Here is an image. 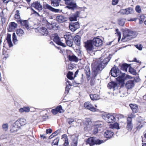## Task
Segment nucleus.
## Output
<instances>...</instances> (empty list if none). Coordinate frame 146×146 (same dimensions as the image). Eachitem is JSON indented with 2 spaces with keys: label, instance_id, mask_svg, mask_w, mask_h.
<instances>
[{
  "label": "nucleus",
  "instance_id": "obj_1",
  "mask_svg": "<svg viewBox=\"0 0 146 146\" xmlns=\"http://www.w3.org/2000/svg\"><path fill=\"white\" fill-rule=\"evenodd\" d=\"M101 58H100L92 64V70L96 74L99 71L102 70L105 67L110 60L109 58L107 57L102 62Z\"/></svg>",
  "mask_w": 146,
  "mask_h": 146
},
{
  "label": "nucleus",
  "instance_id": "obj_2",
  "mask_svg": "<svg viewBox=\"0 0 146 146\" xmlns=\"http://www.w3.org/2000/svg\"><path fill=\"white\" fill-rule=\"evenodd\" d=\"M137 35L136 32H134L129 30H126L123 32V34L121 41L125 42L129 40L132 38H135Z\"/></svg>",
  "mask_w": 146,
  "mask_h": 146
},
{
  "label": "nucleus",
  "instance_id": "obj_3",
  "mask_svg": "<svg viewBox=\"0 0 146 146\" xmlns=\"http://www.w3.org/2000/svg\"><path fill=\"white\" fill-rule=\"evenodd\" d=\"M64 38L65 39L66 43L68 46H72L73 43V37L70 33H66L64 35Z\"/></svg>",
  "mask_w": 146,
  "mask_h": 146
},
{
  "label": "nucleus",
  "instance_id": "obj_4",
  "mask_svg": "<svg viewBox=\"0 0 146 146\" xmlns=\"http://www.w3.org/2000/svg\"><path fill=\"white\" fill-rule=\"evenodd\" d=\"M104 142V141L99 139H96L95 137H91L88 138L86 141V143L91 146L94 144H100Z\"/></svg>",
  "mask_w": 146,
  "mask_h": 146
},
{
  "label": "nucleus",
  "instance_id": "obj_5",
  "mask_svg": "<svg viewBox=\"0 0 146 146\" xmlns=\"http://www.w3.org/2000/svg\"><path fill=\"white\" fill-rule=\"evenodd\" d=\"M18 25L14 22H10L8 25L7 29L8 32H14L16 31L17 35H18V29H17Z\"/></svg>",
  "mask_w": 146,
  "mask_h": 146
},
{
  "label": "nucleus",
  "instance_id": "obj_6",
  "mask_svg": "<svg viewBox=\"0 0 146 146\" xmlns=\"http://www.w3.org/2000/svg\"><path fill=\"white\" fill-rule=\"evenodd\" d=\"M84 46L88 52H93L94 50V47L93 46L92 40H88L84 43Z\"/></svg>",
  "mask_w": 146,
  "mask_h": 146
},
{
  "label": "nucleus",
  "instance_id": "obj_7",
  "mask_svg": "<svg viewBox=\"0 0 146 146\" xmlns=\"http://www.w3.org/2000/svg\"><path fill=\"white\" fill-rule=\"evenodd\" d=\"M65 3L68 5L67 7L69 9L74 10L76 8V5L74 0H65Z\"/></svg>",
  "mask_w": 146,
  "mask_h": 146
},
{
  "label": "nucleus",
  "instance_id": "obj_8",
  "mask_svg": "<svg viewBox=\"0 0 146 146\" xmlns=\"http://www.w3.org/2000/svg\"><path fill=\"white\" fill-rule=\"evenodd\" d=\"M94 45L97 47L102 46L103 44V40L100 38L95 37L92 40Z\"/></svg>",
  "mask_w": 146,
  "mask_h": 146
},
{
  "label": "nucleus",
  "instance_id": "obj_9",
  "mask_svg": "<svg viewBox=\"0 0 146 146\" xmlns=\"http://www.w3.org/2000/svg\"><path fill=\"white\" fill-rule=\"evenodd\" d=\"M133 9L131 7H128L125 9H121L120 13L122 14L128 15L129 14H132L134 12Z\"/></svg>",
  "mask_w": 146,
  "mask_h": 146
},
{
  "label": "nucleus",
  "instance_id": "obj_10",
  "mask_svg": "<svg viewBox=\"0 0 146 146\" xmlns=\"http://www.w3.org/2000/svg\"><path fill=\"white\" fill-rule=\"evenodd\" d=\"M84 106L86 109L92 111H96L98 110L94 107L91 103L89 102H86L84 104Z\"/></svg>",
  "mask_w": 146,
  "mask_h": 146
},
{
  "label": "nucleus",
  "instance_id": "obj_11",
  "mask_svg": "<svg viewBox=\"0 0 146 146\" xmlns=\"http://www.w3.org/2000/svg\"><path fill=\"white\" fill-rule=\"evenodd\" d=\"M80 26L78 22L72 23H70L69 25L70 29L72 32H74L80 28Z\"/></svg>",
  "mask_w": 146,
  "mask_h": 146
},
{
  "label": "nucleus",
  "instance_id": "obj_12",
  "mask_svg": "<svg viewBox=\"0 0 146 146\" xmlns=\"http://www.w3.org/2000/svg\"><path fill=\"white\" fill-rule=\"evenodd\" d=\"M53 41L56 44L58 45L64 47L66 46V45L65 44L61 42L60 39L57 34H54L53 36Z\"/></svg>",
  "mask_w": 146,
  "mask_h": 146
},
{
  "label": "nucleus",
  "instance_id": "obj_13",
  "mask_svg": "<svg viewBox=\"0 0 146 146\" xmlns=\"http://www.w3.org/2000/svg\"><path fill=\"white\" fill-rule=\"evenodd\" d=\"M121 72L118 68L116 67L113 68L111 70V75L114 77H116L120 75Z\"/></svg>",
  "mask_w": 146,
  "mask_h": 146
},
{
  "label": "nucleus",
  "instance_id": "obj_14",
  "mask_svg": "<svg viewBox=\"0 0 146 146\" xmlns=\"http://www.w3.org/2000/svg\"><path fill=\"white\" fill-rule=\"evenodd\" d=\"M84 125L86 126L84 127L85 130H89L91 129L93 126V124L90 119L87 118L86 119Z\"/></svg>",
  "mask_w": 146,
  "mask_h": 146
},
{
  "label": "nucleus",
  "instance_id": "obj_15",
  "mask_svg": "<svg viewBox=\"0 0 146 146\" xmlns=\"http://www.w3.org/2000/svg\"><path fill=\"white\" fill-rule=\"evenodd\" d=\"M64 112L62 107L61 105L58 106L55 109H53L51 110V112L54 115H56L58 113H62Z\"/></svg>",
  "mask_w": 146,
  "mask_h": 146
},
{
  "label": "nucleus",
  "instance_id": "obj_16",
  "mask_svg": "<svg viewBox=\"0 0 146 146\" xmlns=\"http://www.w3.org/2000/svg\"><path fill=\"white\" fill-rule=\"evenodd\" d=\"M31 6L35 8L39 11H41L43 9L42 6L40 5V3L38 1L35 2L33 3L31 5Z\"/></svg>",
  "mask_w": 146,
  "mask_h": 146
},
{
  "label": "nucleus",
  "instance_id": "obj_17",
  "mask_svg": "<svg viewBox=\"0 0 146 146\" xmlns=\"http://www.w3.org/2000/svg\"><path fill=\"white\" fill-rule=\"evenodd\" d=\"M20 17H19V22L21 25L24 26L25 28L28 30H30V28L29 27V22L27 20H23L20 19Z\"/></svg>",
  "mask_w": 146,
  "mask_h": 146
},
{
  "label": "nucleus",
  "instance_id": "obj_18",
  "mask_svg": "<svg viewBox=\"0 0 146 146\" xmlns=\"http://www.w3.org/2000/svg\"><path fill=\"white\" fill-rule=\"evenodd\" d=\"M133 117L131 116V117H128L127 119V128L129 131H131L132 130L133 128V126L132 124V119L131 118Z\"/></svg>",
  "mask_w": 146,
  "mask_h": 146
},
{
  "label": "nucleus",
  "instance_id": "obj_19",
  "mask_svg": "<svg viewBox=\"0 0 146 146\" xmlns=\"http://www.w3.org/2000/svg\"><path fill=\"white\" fill-rule=\"evenodd\" d=\"M108 86L109 89H113V91L117 89L118 88L117 84L113 82H111L109 83Z\"/></svg>",
  "mask_w": 146,
  "mask_h": 146
},
{
  "label": "nucleus",
  "instance_id": "obj_20",
  "mask_svg": "<svg viewBox=\"0 0 146 146\" xmlns=\"http://www.w3.org/2000/svg\"><path fill=\"white\" fill-rule=\"evenodd\" d=\"M38 31L42 35H47L48 32L46 28L44 27H41L38 28Z\"/></svg>",
  "mask_w": 146,
  "mask_h": 146
},
{
  "label": "nucleus",
  "instance_id": "obj_21",
  "mask_svg": "<svg viewBox=\"0 0 146 146\" xmlns=\"http://www.w3.org/2000/svg\"><path fill=\"white\" fill-rule=\"evenodd\" d=\"M79 12L77 11L70 15L69 19L71 21H76L77 18L78 16Z\"/></svg>",
  "mask_w": 146,
  "mask_h": 146
},
{
  "label": "nucleus",
  "instance_id": "obj_22",
  "mask_svg": "<svg viewBox=\"0 0 146 146\" xmlns=\"http://www.w3.org/2000/svg\"><path fill=\"white\" fill-rule=\"evenodd\" d=\"M115 118L113 113L112 115L109 113L108 116V118L106 121L109 123H113L116 121Z\"/></svg>",
  "mask_w": 146,
  "mask_h": 146
},
{
  "label": "nucleus",
  "instance_id": "obj_23",
  "mask_svg": "<svg viewBox=\"0 0 146 146\" xmlns=\"http://www.w3.org/2000/svg\"><path fill=\"white\" fill-rule=\"evenodd\" d=\"M134 86V81L133 80H129L127 82L125 86L128 89L132 88Z\"/></svg>",
  "mask_w": 146,
  "mask_h": 146
},
{
  "label": "nucleus",
  "instance_id": "obj_24",
  "mask_svg": "<svg viewBox=\"0 0 146 146\" xmlns=\"http://www.w3.org/2000/svg\"><path fill=\"white\" fill-rule=\"evenodd\" d=\"M45 7L46 9H47L52 11L56 13L61 12L62 11V10L60 9H55L48 4L46 5Z\"/></svg>",
  "mask_w": 146,
  "mask_h": 146
},
{
  "label": "nucleus",
  "instance_id": "obj_25",
  "mask_svg": "<svg viewBox=\"0 0 146 146\" xmlns=\"http://www.w3.org/2000/svg\"><path fill=\"white\" fill-rule=\"evenodd\" d=\"M68 58L69 60L72 62H77L79 60L78 58L75 55H69L68 56Z\"/></svg>",
  "mask_w": 146,
  "mask_h": 146
},
{
  "label": "nucleus",
  "instance_id": "obj_26",
  "mask_svg": "<svg viewBox=\"0 0 146 146\" xmlns=\"http://www.w3.org/2000/svg\"><path fill=\"white\" fill-rule=\"evenodd\" d=\"M56 19L58 22L61 23H64L67 20L66 18L61 15L57 16Z\"/></svg>",
  "mask_w": 146,
  "mask_h": 146
},
{
  "label": "nucleus",
  "instance_id": "obj_27",
  "mask_svg": "<svg viewBox=\"0 0 146 146\" xmlns=\"http://www.w3.org/2000/svg\"><path fill=\"white\" fill-rule=\"evenodd\" d=\"M73 41L75 44L79 46L80 43V37L78 35H76L74 38L73 37Z\"/></svg>",
  "mask_w": 146,
  "mask_h": 146
},
{
  "label": "nucleus",
  "instance_id": "obj_28",
  "mask_svg": "<svg viewBox=\"0 0 146 146\" xmlns=\"http://www.w3.org/2000/svg\"><path fill=\"white\" fill-rule=\"evenodd\" d=\"M113 134V133L112 131L110 130H107L104 133V135L106 138H110L111 137Z\"/></svg>",
  "mask_w": 146,
  "mask_h": 146
},
{
  "label": "nucleus",
  "instance_id": "obj_29",
  "mask_svg": "<svg viewBox=\"0 0 146 146\" xmlns=\"http://www.w3.org/2000/svg\"><path fill=\"white\" fill-rule=\"evenodd\" d=\"M7 42L9 47L13 46L11 40V35L10 34L8 33L6 38Z\"/></svg>",
  "mask_w": 146,
  "mask_h": 146
},
{
  "label": "nucleus",
  "instance_id": "obj_30",
  "mask_svg": "<svg viewBox=\"0 0 146 146\" xmlns=\"http://www.w3.org/2000/svg\"><path fill=\"white\" fill-rule=\"evenodd\" d=\"M133 112L135 113L138 111V106L136 104H131L129 105Z\"/></svg>",
  "mask_w": 146,
  "mask_h": 146
},
{
  "label": "nucleus",
  "instance_id": "obj_31",
  "mask_svg": "<svg viewBox=\"0 0 146 146\" xmlns=\"http://www.w3.org/2000/svg\"><path fill=\"white\" fill-rule=\"evenodd\" d=\"M119 76L116 78L117 80V81L119 82L122 83L124 81V76L123 74H121H121L118 75Z\"/></svg>",
  "mask_w": 146,
  "mask_h": 146
},
{
  "label": "nucleus",
  "instance_id": "obj_32",
  "mask_svg": "<svg viewBox=\"0 0 146 146\" xmlns=\"http://www.w3.org/2000/svg\"><path fill=\"white\" fill-rule=\"evenodd\" d=\"M51 5L54 7L58 6L59 5V2L61 1L59 0H51Z\"/></svg>",
  "mask_w": 146,
  "mask_h": 146
},
{
  "label": "nucleus",
  "instance_id": "obj_33",
  "mask_svg": "<svg viewBox=\"0 0 146 146\" xmlns=\"http://www.w3.org/2000/svg\"><path fill=\"white\" fill-rule=\"evenodd\" d=\"M94 125L96 128H101L104 125V123L102 121H97L96 122Z\"/></svg>",
  "mask_w": 146,
  "mask_h": 146
},
{
  "label": "nucleus",
  "instance_id": "obj_34",
  "mask_svg": "<svg viewBox=\"0 0 146 146\" xmlns=\"http://www.w3.org/2000/svg\"><path fill=\"white\" fill-rule=\"evenodd\" d=\"M67 82L65 92L68 93L69 92V89L70 88V86H72V84L69 81H67Z\"/></svg>",
  "mask_w": 146,
  "mask_h": 146
},
{
  "label": "nucleus",
  "instance_id": "obj_35",
  "mask_svg": "<svg viewBox=\"0 0 146 146\" xmlns=\"http://www.w3.org/2000/svg\"><path fill=\"white\" fill-rule=\"evenodd\" d=\"M90 97L91 99L93 100H97L100 99L99 96L96 94L90 95Z\"/></svg>",
  "mask_w": 146,
  "mask_h": 146
},
{
  "label": "nucleus",
  "instance_id": "obj_36",
  "mask_svg": "<svg viewBox=\"0 0 146 146\" xmlns=\"http://www.w3.org/2000/svg\"><path fill=\"white\" fill-rule=\"evenodd\" d=\"M2 54V55L3 56V59L6 60L9 56L8 52L7 50H5L4 49H3Z\"/></svg>",
  "mask_w": 146,
  "mask_h": 146
},
{
  "label": "nucleus",
  "instance_id": "obj_37",
  "mask_svg": "<svg viewBox=\"0 0 146 146\" xmlns=\"http://www.w3.org/2000/svg\"><path fill=\"white\" fill-rule=\"evenodd\" d=\"M110 127L112 129L115 128L117 129H119V124L117 123H115L113 124H111Z\"/></svg>",
  "mask_w": 146,
  "mask_h": 146
},
{
  "label": "nucleus",
  "instance_id": "obj_38",
  "mask_svg": "<svg viewBox=\"0 0 146 146\" xmlns=\"http://www.w3.org/2000/svg\"><path fill=\"white\" fill-rule=\"evenodd\" d=\"M116 120H118L119 118L123 117V115L120 114L113 113Z\"/></svg>",
  "mask_w": 146,
  "mask_h": 146
},
{
  "label": "nucleus",
  "instance_id": "obj_39",
  "mask_svg": "<svg viewBox=\"0 0 146 146\" xmlns=\"http://www.w3.org/2000/svg\"><path fill=\"white\" fill-rule=\"evenodd\" d=\"M73 75V73L72 72L69 71L67 75V77L70 80L73 79V78L72 76Z\"/></svg>",
  "mask_w": 146,
  "mask_h": 146
},
{
  "label": "nucleus",
  "instance_id": "obj_40",
  "mask_svg": "<svg viewBox=\"0 0 146 146\" xmlns=\"http://www.w3.org/2000/svg\"><path fill=\"white\" fill-rule=\"evenodd\" d=\"M84 71L87 77H89L90 74V72L89 68H86L85 69Z\"/></svg>",
  "mask_w": 146,
  "mask_h": 146
},
{
  "label": "nucleus",
  "instance_id": "obj_41",
  "mask_svg": "<svg viewBox=\"0 0 146 146\" xmlns=\"http://www.w3.org/2000/svg\"><path fill=\"white\" fill-rule=\"evenodd\" d=\"M59 139H60L59 137H57L54 139L53 141L52 146H53L54 145H57L59 142Z\"/></svg>",
  "mask_w": 146,
  "mask_h": 146
},
{
  "label": "nucleus",
  "instance_id": "obj_42",
  "mask_svg": "<svg viewBox=\"0 0 146 146\" xmlns=\"http://www.w3.org/2000/svg\"><path fill=\"white\" fill-rule=\"evenodd\" d=\"M109 114V113H107L104 112L102 114L101 116L103 119L106 121L108 118V116Z\"/></svg>",
  "mask_w": 146,
  "mask_h": 146
},
{
  "label": "nucleus",
  "instance_id": "obj_43",
  "mask_svg": "<svg viewBox=\"0 0 146 146\" xmlns=\"http://www.w3.org/2000/svg\"><path fill=\"white\" fill-rule=\"evenodd\" d=\"M13 41L14 44H16V42H17V37L16 35L14 33L13 34Z\"/></svg>",
  "mask_w": 146,
  "mask_h": 146
},
{
  "label": "nucleus",
  "instance_id": "obj_44",
  "mask_svg": "<svg viewBox=\"0 0 146 146\" xmlns=\"http://www.w3.org/2000/svg\"><path fill=\"white\" fill-rule=\"evenodd\" d=\"M145 18V17L143 15H140L139 18V23L141 24L144 20Z\"/></svg>",
  "mask_w": 146,
  "mask_h": 146
},
{
  "label": "nucleus",
  "instance_id": "obj_45",
  "mask_svg": "<svg viewBox=\"0 0 146 146\" xmlns=\"http://www.w3.org/2000/svg\"><path fill=\"white\" fill-rule=\"evenodd\" d=\"M128 67V64L126 63H124L122 64L121 68V69H122L123 70L125 71H126L127 70V68Z\"/></svg>",
  "mask_w": 146,
  "mask_h": 146
},
{
  "label": "nucleus",
  "instance_id": "obj_46",
  "mask_svg": "<svg viewBox=\"0 0 146 146\" xmlns=\"http://www.w3.org/2000/svg\"><path fill=\"white\" fill-rule=\"evenodd\" d=\"M115 31L116 33L117 34V35L118 36V41H119L121 37V35L120 32L119 31V30L118 29H116Z\"/></svg>",
  "mask_w": 146,
  "mask_h": 146
},
{
  "label": "nucleus",
  "instance_id": "obj_47",
  "mask_svg": "<svg viewBox=\"0 0 146 146\" xmlns=\"http://www.w3.org/2000/svg\"><path fill=\"white\" fill-rule=\"evenodd\" d=\"M19 123L21 125H24L26 123V120L24 119H21L19 120Z\"/></svg>",
  "mask_w": 146,
  "mask_h": 146
},
{
  "label": "nucleus",
  "instance_id": "obj_48",
  "mask_svg": "<svg viewBox=\"0 0 146 146\" xmlns=\"http://www.w3.org/2000/svg\"><path fill=\"white\" fill-rule=\"evenodd\" d=\"M8 125L7 123L4 124L2 125V128L5 131H7L8 129Z\"/></svg>",
  "mask_w": 146,
  "mask_h": 146
},
{
  "label": "nucleus",
  "instance_id": "obj_49",
  "mask_svg": "<svg viewBox=\"0 0 146 146\" xmlns=\"http://www.w3.org/2000/svg\"><path fill=\"white\" fill-rule=\"evenodd\" d=\"M129 72L133 75H136L137 74L135 71L132 68L129 69Z\"/></svg>",
  "mask_w": 146,
  "mask_h": 146
},
{
  "label": "nucleus",
  "instance_id": "obj_50",
  "mask_svg": "<svg viewBox=\"0 0 146 146\" xmlns=\"http://www.w3.org/2000/svg\"><path fill=\"white\" fill-rule=\"evenodd\" d=\"M14 18L17 21H18V10H17L16 11V13L14 16Z\"/></svg>",
  "mask_w": 146,
  "mask_h": 146
},
{
  "label": "nucleus",
  "instance_id": "obj_51",
  "mask_svg": "<svg viewBox=\"0 0 146 146\" xmlns=\"http://www.w3.org/2000/svg\"><path fill=\"white\" fill-rule=\"evenodd\" d=\"M135 9L136 11L138 13H140L141 12V8L139 5H137Z\"/></svg>",
  "mask_w": 146,
  "mask_h": 146
},
{
  "label": "nucleus",
  "instance_id": "obj_52",
  "mask_svg": "<svg viewBox=\"0 0 146 146\" xmlns=\"http://www.w3.org/2000/svg\"><path fill=\"white\" fill-rule=\"evenodd\" d=\"M32 9L34 13L36 14V16H40V17L42 16V14H41V13L40 11H39V13H38L36 11H35L33 9Z\"/></svg>",
  "mask_w": 146,
  "mask_h": 146
},
{
  "label": "nucleus",
  "instance_id": "obj_53",
  "mask_svg": "<svg viewBox=\"0 0 146 146\" xmlns=\"http://www.w3.org/2000/svg\"><path fill=\"white\" fill-rule=\"evenodd\" d=\"M98 131V128H96L95 125L94 126V129L93 131V133L96 134L97 133Z\"/></svg>",
  "mask_w": 146,
  "mask_h": 146
},
{
  "label": "nucleus",
  "instance_id": "obj_54",
  "mask_svg": "<svg viewBox=\"0 0 146 146\" xmlns=\"http://www.w3.org/2000/svg\"><path fill=\"white\" fill-rule=\"evenodd\" d=\"M24 33L23 31L21 29H19V36H22Z\"/></svg>",
  "mask_w": 146,
  "mask_h": 146
},
{
  "label": "nucleus",
  "instance_id": "obj_55",
  "mask_svg": "<svg viewBox=\"0 0 146 146\" xmlns=\"http://www.w3.org/2000/svg\"><path fill=\"white\" fill-rule=\"evenodd\" d=\"M135 46L139 50H142V46L141 44L135 45Z\"/></svg>",
  "mask_w": 146,
  "mask_h": 146
},
{
  "label": "nucleus",
  "instance_id": "obj_56",
  "mask_svg": "<svg viewBox=\"0 0 146 146\" xmlns=\"http://www.w3.org/2000/svg\"><path fill=\"white\" fill-rule=\"evenodd\" d=\"M118 24L120 25L123 26L124 24V22L123 20H119Z\"/></svg>",
  "mask_w": 146,
  "mask_h": 146
},
{
  "label": "nucleus",
  "instance_id": "obj_57",
  "mask_svg": "<svg viewBox=\"0 0 146 146\" xmlns=\"http://www.w3.org/2000/svg\"><path fill=\"white\" fill-rule=\"evenodd\" d=\"M68 123L70 124H72V123L74 121V120L72 118H70L68 119Z\"/></svg>",
  "mask_w": 146,
  "mask_h": 146
},
{
  "label": "nucleus",
  "instance_id": "obj_58",
  "mask_svg": "<svg viewBox=\"0 0 146 146\" xmlns=\"http://www.w3.org/2000/svg\"><path fill=\"white\" fill-rule=\"evenodd\" d=\"M24 111L25 112H28L30 111L29 108L28 107H24L23 108Z\"/></svg>",
  "mask_w": 146,
  "mask_h": 146
},
{
  "label": "nucleus",
  "instance_id": "obj_59",
  "mask_svg": "<svg viewBox=\"0 0 146 146\" xmlns=\"http://www.w3.org/2000/svg\"><path fill=\"white\" fill-rule=\"evenodd\" d=\"M65 142L63 144L64 146H68V139L64 140Z\"/></svg>",
  "mask_w": 146,
  "mask_h": 146
},
{
  "label": "nucleus",
  "instance_id": "obj_60",
  "mask_svg": "<svg viewBox=\"0 0 146 146\" xmlns=\"http://www.w3.org/2000/svg\"><path fill=\"white\" fill-rule=\"evenodd\" d=\"M118 3V0H112V4L113 5H115L117 4Z\"/></svg>",
  "mask_w": 146,
  "mask_h": 146
},
{
  "label": "nucleus",
  "instance_id": "obj_61",
  "mask_svg": "<svg viewBox=\"0 0 146 146\" xmlns=\"http://www.w3.org/2000/svg\"><path fill=\"white\" fill-rule=\"evenodd\" d=\"M74 66L72 64H69L68 65V68L69 69L72 70L74 68Z\"/></svg>",
  "mask_w": 146,
  "mask_h": 146
},
{
  "label": "nucleus",
  "instance_id": "obj_62",
  "mask_svg": "<svg viewBox=\"0 0 146 146\" xmlns=\"http://www.w3.org/2000/svg\"><path fill=\"white\" fill-rule=\"evenodd\" d=\"M59 132L60 131L57 130L52 134L53 135H54V136H55L56 135L59 133Z\"/></svg>",
  "mask_w": 146,
  "mask_h": 146
},
{
  "label": "nucleus",
  "instance_id": "obj_63",
  "mask_svg": "<svg viewBox=\"0 0 146 146\" xmlns=\"http://www.w3.org/2000/svg\"><path fill=\"white\" fill-rule=\"evenodd\" d=\"M52 132V130L50 129H47L46 130V133L47 134H48V133H51Z\"/></svg>",
  "mask_w": 146,
  "mask_h": 146
},
{
  "label": "nucleus",
  "instance_id": "obj_64",
  "mask_svg": "<svg viewBox=\"0 0 146 146\" xmlns=\"http://www.w3.org/2000/svg\"><path fill=\"white\" fill-rule=\"evenodd\" d=\"M62 137L63 138H64L65 140H66L68 139L67 137L66 134H63L62 135Z\"/></svg>",
  "mask_w": 146,
  "mask_h": 146
}]
</instances>
